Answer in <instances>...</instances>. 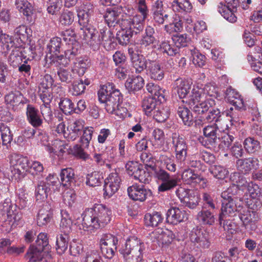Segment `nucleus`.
<instances>
[{
  "label": "nucleus",
  "instance_id": "f257e3e1",
  "mask_svg": "<svg viewBox=\"0 0 262 262\" xmlns=\"http://www.w3.org/2000/svg\"><path fill=\"white\" fill-rule=\"evenodd\" d=\"M98 95L99 101L104 104L105 109L108 113L124 117L127 109L120 106L123 96L113 83L107 82L103 85L98 91Z\"/></svg>",
  "mask_w": 262,
  "mask_h": 262
},
{
  "label": "nucleus",
  "instance_id": "f03ea898",
  "mask_svg": "<svg viewBox=\"0 0 262 262\" xmlns=\"http://www.w3.org/2000/svg\"><path fill=\"white\" fill-rule=\"evenodd\" d=\"M112 211L102 204H96L84 211L82 226L85 230L104 227L111 220Z\"/></svg>",
  "mask_w": 262,
  "mask_h": 262
},
{
  "label": "nucleus",
  "instance_id": "7ed1b4c3",
  "mask_svg": "<svg viewBox=\"0 0 262 262\" xmlns=\"http://www.w3.org/2000/svg\"><path fill=\"white\" fill-rule=\"evenodd\" d=\"M144 243L137 237L128 238L119 249L125 262H140L143 259Z\"/></svg>",
  "mask_w": 262,
  "mask_h": 262
},
{
  "label": "nucleus",
  "instance_id": "20e7f679",
  "mask_svg": "<svg viewBox=\"0 0 262 262\" xmlns=\"http://www.w3.org/2000/svg\"><path fill=\"white\" fill-rule=\"evenodd\" d=\"M83 39L92 46H98L103 43L104 47L110 50L114 43V37L110 31L101 29L100 32L94 28H86L82 32ZM114 47V45H113Z\"/></svg>",
  "mask_w": 262,
  "mask_h": 262
},
{
  "label": "nucleus",
  "instance_id": "39448f33",
  "mask_svg": "<svg viewBox=\"0 0 262 262\" xmlns=\"http://www.w3.org/2000/svg\"><path fill=\"white\" fill-rule=\"evenodd\" d=\"M212 98H206L203 91L199 88H193L189 95L186 103L194 113H199L206 110L212 104Z\"/></svg>",
  "mask_w": 262,
  "mask_h": 262
},
{
  "label": "nucleus",
  "instance_id": "423d86ee",
  "mask_svg": "<svg viewBox=\"0 0 262 262\" xmlns=\"http://www.w3.org/2000/svg\"><path fill=\"white\" fill-rule=\"evenodd\" d=\"M121 30L116 34V39L122 46H126L130 42V39L134 35H137L143 30L136 28L130 18H122L120 24Z\"/></svg>",
  "mask_w": 262,
  "mask_h": 262
},
{
  "label": "nucleus",
  "instance_id": "0eeeda50",
  "mask_svg": "<svg viewBox=\"0 0 262 262\" xmlns=\"http://www.w3.org/2000/svg\"><path fill=\"white\" fill-rule=\"evenodd\" d=\"M212 104L206 110L201 111L199 113L195 114L198 116V119L195 120V125L203 126L204 124L211 123L212 122H218L222 120V113L220 109L216 107V102L213 98L211 99ZM201 111V110H200Z\"/></svg>",
  "mask_w": 262,
  "mask_h": 262
},
{
  "label": "nucleus",
  "instance_id": "6e6552de",
  "mask_svg": "<svg viewBox=\"0 0 262 262\" xmlns=\"http://www.w3.org/2000/svg\"><path fill=\"white\" fill-rule=\"evenodd\" d=\"M118 240L117 237L111 234H103L99 238V247L103 256L111 259L117 251Z\"/></svg>",
  "mask_w": 262,
  "mask_h": 262
},
{
  "label": "nucleus",
  "instance_id": "1a4fd4ad",
  "mask_svg": "<svg viewBox=\"0 0 262 262\" xmlns=\"http://www.w3.org/2000/svg\"><path fill=\"white\" fill-rule=\"evenodd\" d=\"M155 177L162 182L158 187L159 192H165L171 190L176 187L179 180L177 178H171L169 173L161 168H156L154 170Z\"/></svg>",
  "mask_w": 262,
  "mask_h": 262
},
{
  "label": "nucleus",
  "instance_id": "9d476101",
  "mask_svg": "<svg viewBox=\"0 0 262 262\" xmlns=\"http://www.w3.org/2000/svg\"><path fill=\"white\" fill-rule=\"evenodd\" d=\"M172 143L174 148L176 159L177 162L182 166L185 161L188 150V146L185 138L176 133H173L171 136Z\"/></svg>",
  "mask_w": 262,
  "mask_h": 262
},
{
  "label": "nucleus",
  "instance_id": "9b49d317",
  "mask_svg": "<svg viewBox=\"0 0 262 262\" xmlns=\"http://www.w3.org/2000/svg\"><path fill=\"white\" fill-rule=\"evenodd\" d=\"M189 238L193 245L200 249H208L211 245V234L206 230L193 229Z\"/></svg>",
  "mask_w": 262,
  "mask_h": 262
},
{
  "label": "nucleus",
  "instance_id": "f8f14e48",
  "mask_svg": "<svg viewBox=\"0 0 262 262\" xmlns=\"http://www.w3.org/2000/svg\"><path fill=\"white\" fill-rule=\"evenodd\" d=\"M128 53L132 67L135 69L136 73H141L146 70L149 63V59H147L143 55L135 52L132 47L128 48Z\"/></svg>",
  "mask_w": 262,
  "mask_h": 262
},
{
  "label": "nucleus",
  "instance_id": "ddd939ff",
  "mask_svg": "<svg viewBox=\"0 0 262 262\" xmlns=\"http://www.w3.org/2000/svg\"><path fill=\"white\" fill-rule=\"evenodd\" d=\"M218 127L216 124L213 125H208L204 128L203 134L207 138L205 146L214 150L218 149L220 139L219 137Z\"/></svg>",
  "mask_w": 262,
  "mask_h": 262
},
{
  "label": "nucleus",
  "instance_id": "4468645a",
  "mask_svg": "<svg viewBox=\"0 0 262 262\" xmlns=\"http://www.w3.org/2000/svg\"><path fill=\"white\" fill-rule=\"evenodd\" d=\"M121 179L116 171L111 173L104 180L103 190L105 197L110 198L119 189Z\"/></svg>",
  "mask_w": 262,
  "mask_h": 262
},
{
  "label": "nucleus",
  "instance_id": "2eb2a0df",
  "mask_svg": "<svg viewBox=\"0 0 262 262\" xmlns=\"http://www.w3.org/2000/svg\"><path fill=\"white\" fill-rule=\"evenodd\" d=\"M130 199L134 201L143 202L152 195L151 190L143 185L134 184L127 188Z\"/></svg>",
  "mask_w": 262,
  "mask_h": 262
},
{
  "label": "nucleus",
  "instance_id": "dca6fc26",
  "mask_svg": "<svg viewBox=\"0 0 262 262\" xmlns=\"http://www.w3.org/2000/svg\"><path fill=\"white\" fill-rule=\"evenodd\" d=\"M151 11L153 19L158 25H163L165 22H169V15L164 10L162 1H155L152 5Z\"/></svg>",
  "mask_w": 262,
  "mask_h": 262
},
{
  "label": "nucleus",
  "instance_id": "f3484780",
  "mask_svg": "<svg viewBox=\"0 0 262 262\" xmlns=\"http://www.w3.org/2000/svg\"><path fill=\"white\" fill-rule=\"evenodd\" d=\"M125 168L127 173L134 177L135 179L138 180L141 183H148V174L141 165L136 162H129L126 164Z\"/></svg>",
  "mask_w": 262,
  "mask_h": 262
},
{
  "label": "nucleus",
  "instance_id": "a211bd4d",
  "mask_svg": "<svg viewBox=\"0 0 262 262\" xmlns=\"http://www.w3.org/2000/svg\"><path fill=\"white\" fill-rule=\"evenodd\" d=\"M137 10L140 14H137L133 17L129 16L127 18H130L136 28L143 30L144 21L149 15V10L146 3H137Z\"/></svg>",
  "mask_w": 262,
  "mask_h": 262
},
{
  "label": "nucleus",
  "instance_id": "6ab92c4d",
  "mask_svg": "<svg viewBox=\"0 0 262 262\" xmlns=\"http://www.w3.org/2000/svg\"><path fill=\"white\" fill-rule=\"evenodd\" d=\"M235 200L223 201L219 220L222 221L224 218H232L238 211L237 205Z\"/></svg>",
  "mask_w": 262,
  "mask_h": 262
},
{
  "label": "nucleus",
  "instance_id": "aec40b11",
  "mask_svg": "<svg viewBox=\"0 0 262 262\" xmlns=\"http://www.w3.org/2000/svg\"><path fill=\"white\" fill-rule=\"evenodd\" d=\"M166 215V221L174 225L184 222L188 219V214L186 211L178 207H172L168 209Z\"/></svg>",
  "mask_w": 262,
  "mask_h": 262
},
{
  "label": "nucleus",
  "instance_id": "412c9836",
  "mask_svg": "<svg viewBox=\"0 0 262 262\" xmlns=\"http://www.w3.org/2000/svg\"><path fill=\"white\" fill-rule=\"evenodd\" d=\"M28 122L34 127L38 128L43 124V119L38 108L31 104H28L26 108Z\"/></svg>",
  "mask_w": 262,
  "mask_h": 262
},
{
  "label": "nucleus",
  "instance_id": "4be33fe9",
  "mask_svg": "<svg viewBox=\"0 0 262 262\" xmlns=\"http://www.w3.org/2000/svg\"><path fill=\"white\" fill-rule=\"evenodd\" d=\"M122 8L118 7L107 8L103 15L106 23L109 27H114L121 23V19L120 15L121 13Z\"/></svg>",
  "mask_w": 262,
  "mask_h": 262
},
{
  "label": "nucleus",
  "instance_id": "5701e85b",
  "mask_svg": "<svg viewBox=\"0 0 262 262\" xmlns=\"http://www.w3.org/2000/svg\"><path fill=\"white\" fill-rule=\"evenodd\" d=\"M83 121L77 120L70 123L64 133V138L68 141H74L81 135L83 129Z\"/></svg>",
  "mask_w": 262,
  "mask_h": 262
},
{
  "label": "nucleus",
  "instance_id": "b1692460",
  "mask_svg": "<svg viewBox=\"0 0 262 262\" xmlns=\"http://www.w3.org/2000/svg\"><path fill=\"white\" fill-rule=\"evenodd\" d=\"M237 168L244 173H249L252 169H257L258 167V160L257 158L238 159L236 162Z\"/></svg>",
  "mask_w": 262,
  "mask_h": 262
},
{
  "label": "nucleus",
  "instance_id": "393cba45",
  "mask_svg": "<svg viewBox=\"0 0 262 262\" xmlns=\"http://www.w3.org/2000/svg\"><path fill=\"white\" fill-rule=\"evenodd\" d=\"M27 51L31 52L30 48L25 49L15 48L13 49L9 55L8 61L10 66L13 68H17L23 61V59L27 58L26 54Z\"/></svg>",
  "mask_w": 262,
  "mask_h": 262
},
{
  "label": "nucleus",
  "instance_id": "a878e982",
  "mask_svg": "<svg viewBox=\"0 0 262 262\" xmlns=\"http://www.w3.org/2000/svg\"><path fill=\"white\" fill-rule=\"evenodd\" d=\"M191 86V82L190 81L182 78L177 79L173 84V88L181 99L184 98L187 96Z\"/></svg>",
  "mask_w": 262,
  "mask_h": 262
},
{
  "label": "nucleus",
  "instance_id": "bb28decb",
  "mask_svg": "<svg viewBox=\"0 0 262 262\" xmlns=\"http://www.w3.org/2000/svg\"><path fill=\"white\" fill-rule=\"evenodd\" d=\"M150 78L155 80H161L164 77V72L160 64L155 60H149L146 69Z\"/></svg>",
  "mask_w": 262,
  "mask_h": 262
},
{
  "label": "nucleus",
  "instance_id": "cd10ccee",
  "mask_svg": "<svg viewBox=\"0 0 262 262\" xmlns=\"http://www.w3.org/2000/svg\"><path fill=\"white\" fill-rule=\"evenodd\" d=\"M50 183L43 181L38 182L35 190V195L36 201L42 202L48 197L50 191Z\"/></svg>",
  "mask_w": 262,
  "mask_h": 262
},
{
  "label": "nucleus",
  "instance_id": "c85d7f7f",
  "mask_svg": "<svg viewBox=\"0 0 262 262\" xmlns=\"http://www.w3.org/2000/svg\"><path fill=\"white\" fill-rule=\"evenodd\" d=\"M215 211L202 209L197 215L198 220L204 225H212L215 220Z\"/></svg>",
  "mask_w": 262,
  "mask_h": 262
},
{
  "label": "nucleus",
  "instance_id": "c756f323",
  "mask_svg": "<svg viewBox=\"0 0 262 262\" xmlns=\"http://www.w3.org/2000/svg\"><path fill=\"white\" fill-rule=\"evenodd\" d=\"M144 84V80L141 76H136L133 78L128 79L125 86L129 93L135 94L137 91L141 90Z\"/></svg>",
  "mask_w": 262,
  "mask_h": 262
},
{
  "label": "nucleus",
  "instance_id": "7c9ffc66",
  "mask_svg": "<svg viewBox=\"0 0 262 262\" xmlns=\"http://www.w3.org/2000/svg\"><path fill=\"white\" fill-rule=\"evenodd\" d=\"M243 144L245 150L249 155H256L261 148L259 141L253 137L246 138Z\"/></svg>",
  "mask_w": 262,
  "mask_h": 262
},
{
  "label": "nucleus",
  "instance_id": "2f4dec72",
  "mask_svg": "<svg viewBox=\"0 0 262 262\" xmlns=\"http://www.w3.org/2000/svg\"><path fill=\"white\" fill-rule=\"evenodd\" d=\"M177 114L185 125L190 126L192 125L193 117L192 113L185 105H179L177 108Z\"/></svg>",
  "mask_w": 262,
  "mask_h": 262
},
{
  "label": "nucleus",
  "instance_id": "473e14b6",
  "mask_svg": "<svg viewBox=\"0 0 262 262\" xmlns=\"http://www.w3.org/2000/svg\"><path fill=\"white\" fill-rule=\"evenodd\" d=\"M54 80L51 75L47 74L40 79L38 86L39 95L41 100L45 102L44 99L47 97L46 93L52 87Z\"/></svg>",
  "mask_w": 262,
  "mask_h": 262
},
{
  "label": "nucleus",
  "instance_id": "72a5a7b5",
  "mask_svg": "<svg viewBox=\"0 0 262 262\" xmlns=\"http://www.w3.org/2000/svg\"><path fill=\"white\" fill-rule=\"evenodd\" d=\"M48 251L39 249L36 248L34 245H30L27 253L26 257L29 259V262H35L37 261H42L45 255Z\"/></svg>",
  "mask_w": 262,
  "mask_h": 262
},
{
  "label": "nucleus",
  "instance_id": "f704fd0d",
  "mask_svg": "<svg viewBox=\"0 0 262 262\" xmlns=\"http://www.w3.org/2000/svg\"><path fill=\"white\" fill-rule=\"evenodd\" d=\"M113 60L116 66H118L116 70L120 73L121 76L124 77L126 75L127 69L126 68V57L121 52L117 51L113 56Z\"/></svg>",
  "mask_w": 262,
  "mask_h": 262
},
{
  "label": "nucleus",
  "instance_id": "c9c22d12",
  "mask_svg": "<svg viewBox=\"0 0 262 262\" xmlns=\"http://www.w3.org/2000/svg\"><path fill=\"white\" fill-rule=\"evenodd\" d=\"M74 70L76 71L79 76H83L86 71L91 67V60L87 57H79L73 62Z\"/></svg>",
  "mask_w": 262,
  "mask_h": 262
},
{
  "label": "nucleus",
  "instance_id": "e433bc0d",
  "mask_svg": "<svg viewBox=\"0 0 262 262\" xmlns=\"http://www.w3.org/2000/svg\"><path fill=\"white\" fill-rule=\"evenodd\" d=\"M163 102H160L159 99L154 97H145L142 100V107L146 114L149 115L151 112L154 111Z\"/></svg>",
  "mask_w": 262,
  "mask_h": 262
},
{
  "label": "nucleus",
  "instance_id": "4c0bfd02",
  "mask_svg": "<svg viewBox=\"0 0 262 262\" xmlns=\"http://www.w3.org/2000/svg\"><path fill=\"white\" fill-rule=\"evenodd\" d=\"M158 49L165 56H174L179 53L178 49L174 45L170 44L169 41L164 40L159 42Z\"/></svg>",
  "mask_w": 262,
  "mask_h": 262
},
{
  "label": "nucleus",
  "instance_id": "58836bf2",
  "mask_svg": "<svg viewBox=\"0 0 262 262\" xmlns=\"http://www.w3.org/2000/svg\"><path fill=\"white\" fill-rule=\"evenodd\" d=\"M146 88L151 94L149 97H154L156 99H159L160 102L166 101L165 90L161 88L159 85L151 82L147 84Z\"/></svg>",
  "mask_w": 262,
  "mask_h": 262
},
{
  "label": "nucleus",
  "instance_id": "ea45409f",
  "mask_svg": "<svg viewBox=\"0 0 262 262\" xmlns=\"http://www.w3.org/2000/svg\"><path fill=\"white\" fill-rule=\"evenodd\" d=\"M145 225L147 227H157L161 224L163 217L160 212L155 211L146 213L144 217Z\"/></svg>",
  "mask_w": 262,
  "mask_h": 262
},
{
  "label": "nucleus",
  "instance_id": "a19ab883",
  "mask_svg": "<svg viewBox=\"0 0 262 262\" xmlns=\"http://www.w3.org/2000/svg\"><path fill=\"white\" fill-rule=\"evenodd\" d=\"M70 237L68 234L61 233L57 235L56 249L59 255H62L67 250Z\"/></svg>",
  "mask_w": 262,
  "mask_h": 262
},
{
  "label": "nucleus",
  "instance_id": "79ce46f5",
  "mask_svg": "<svg viewBox=\"0 0 262 262\" xmlns=\"http://www.w3.org/2000/svg\"><path fill=\"white\" fill-rule=\"evenodd\" d=\"M74 70L64 69L60 67L58 69L57 75L59 80L61 82L66 84H70L73 82L75 79Z\"/></svg>",
  "mask_w": 262,
  "mask_h": 262
},
{
  "label": "nucleus",
  "instance_id": "37998d69",
  "mask_svg": "<svg viewBox=\"0 0 262 262\" xmlns=\"http://www.w3.org/2000/svg\"><path fill=\"white\" fill-rule=\"evenodd\" d=\"M171 7L173 10L177 12H190L193 8L189 0H174Z\"/></svg>",
  "mask_w": 262,
  "mask_h": 262
},
{
  "label": "nucleus",
  "instance_id": "c03bdc74",
  "mask_svg": "<svg viewBox=\"0 0 262 262\" xmlns=\"http://www.w3.org/2000/svg\"><path fill=\"white\" fill-rule=\"evenodd\" d=\"M182 179L185 183L189 185L200 183L202 181L204 180L203 178L194 173V171L189 168L185 169L183 172Z\"/></svg>",
  "mask_w": 262,
  "mask_h": 262
},
{
  "label": "nucleus",
  "instance_id": "a18cd8bd",
  "mask_svg": "<svg viewBox=\"0 0 262 262\" xmlns=\"http://www.w3.org/2000/svg\"><path fill=\"white\" fill-rule=\"evenodd\" d=\"M219 12L224 17L225 19L230 23H234L237 20V17L234 14L236 11L226 7L223 3H220L217 6Z\"/></svg>",
  "mask_w": 262,
  "mask_h": 262
},
{
  "label": "nucleus",
  "instance_id": "49530a36",
  "mask_svg": "<svg viewBox=\"0 0 262 262\" xmlns=\"http://www.w3.org/2000/svg\"><path fill=\"white\" fill-rule=\"evenodd\" d=\"M10 164L11 165H15L16 164L20 166L21 170L27 171L29 167V161L27 157H24L20 155L12 154L10 156Z\"/></svg>",
  "mask_w": 262,
  "mask_h": 262
},
{
  "label": "nucleus",
  "instance_id": "de8ad7c7",
  "mask_svg": "<svg viewBox=\"0 0 262 262\" xmlns=\"http://www.w3.org/2000/svg\"><path fill=\"white\" fill-rule=\"evenodd\" d=\"M155 33L154 28L150 26L146 27L145 33L142 35L141 39L139 40L140 45L147 47L152 44L156 41V38L154 36Z\"/></svg>",
  "mask_w": 262,
  "mask_h": 262
},
{
  "label": "nucleus",
  "instance_id": "09e8293b",
  "mask_svg": "<svg viewBox=\"0 0 262 262\" xmlns=\"http://www.w3.org/2000/svg\"><path fill=\"white\" fill-rule=\"evenodd\" d=\"M169 107L161 103L154 111L153 117L158 122H164L169 118Z\"/></svg>",
  "mask_w": 262,
  "mask_h": 262
},
{
  "label": "nucleus",
  "instance_id": "8fccbe9b",
  "mask_svg": "<svg viewBox=\"0 0 262 262\" xmlns=\"http://www.w3.org/2000/svg\"><path fill=\"white\" fill-rule=\"evenodd\" d=\"M62 219L61 220L60 227L62 233L68 234L71 231L73 225L72 220L70 214L66 210L61 212Z\"/></svg>",
  "mask_w": 262,
  "mask_h": 262
},
{
  "label": "nucleus",
  "instance_id": "3c124183",
  "mask_svg": "<svg viewBox=\"0 0 262 262\" xmlns=\"http://www.w3.org/2000/svg\"><path fill=\"white\" fill-rule=\"evenodd\" d=\"M47 49L51 56L59 54L62 50L61 38L58 37L52 38L47 45Z\"/></svg>",
  "mask_w": 262,
  "mask_h": 262
},
{
  "label": "nucleus",
  "instance_id": "603ef678",
  "mask_svg": "<svg viewBox=\"0 0 262 262\" xmlns=\"http://www.w3.org/2000/svg\"><path fill=\"white\" fill-rule=\"evenodd\" d=\"M51 212L45 208L40 209L37 216V224L39 226L46 225L51 221L52 219Z\"/></svg>",
  "mask_w": 262,
  "mask_h": 262
},
{
  "label": "nucleus",
  "instance_id": "864d4df0",
  "mask_svg": "<svg viewBox=\"0 0 262 262\" xmlns=\"http://www.w3.org/2000/svg\"><path fill=\"white\" fill-rule=\"evenodd\" d=\"M46 6L48 13L51 15H57L62 8V0H48Z\"/></svg>",
  "mask_w": 262,
  "mask_h": 262
},
{
  "label": "nucleus",
  "instance_id": "5fc2aeb1",
  "mask_svg": "<svg viewBox=\"0 0 262 262\" xmlns=\"http://www.w3.org/2000/svg\"><path fill=\"white\" fill-rule=\"evenodd\" d=\"M15 5L16 9L23 15L29 17L32 14V8L27 0H16Z\"/></svg>",
  "mask_w": 262,
  "mask_h": 262
},
{
  "label": "nucleus",
  "instance_id": "6e6d98bb",
  "mask_svg": "<svg viewBox=\"0 0 262 262\" xmlns=\"http://www.w3.org/2000/svg\"><path fill=\"white\" fill-rule=\"evenodd\" d=\"M60 179L64 186H68L71 183L75 181V174L74 170L71 168H67L61 170Z\"/></svg>",
  "mask_w": 262,
  "mask_h": 262
},
{
  "label": "nucleus",
  "instance_id": "4d7b16f0",
  "mask_svg": "<svg viewBox=\"0 0 262 262\" xmlns=\"http://www.w3.org/2000/svg\"><path fill=\"white\" fill-rule=\"evenodd\" d=\"M86 184L91 187H96L100 185L103 182V177L98 171H95L86 176Z\"/></svg>",
  "mask_w": 262,
  "mask_h": 262
},
{
  "label": "nucleus",
  "instance_id": "13d9d810",
  "mask_svg": "<svg viewBox=\"0 0 262 262\" xmlns=\"http://www.w3.org/2000/svg\"><path fill=\"white\" fill-rule=\"evenodd\" d=\"M239 191L237 185L233 184L230 186L226 190L222 192L221 197L223 201H230V200H235L237 201V198L235 196Z\"/></svg>",
  "mask_w": 262,
  "mask_h": 262
},
{
  "label": "nucleus",
  "instance_id": "bf43d9fd",
  "mask_svg": "<svg viewBox=\"0 0 262 262\" xmlns=\"http://www.w3.org/2000/svg\"><path fill=\"white\" fill-rule=\"evenodd\" d=\"M0 132L3 145L10 144L13 140V135L10 128L4 123L0 124Z\"/></svg>",
  "mask_w": 262,
  "mask_h": 262
},
{
  "label": "nucleus",
  "instance_id": "052dcab7",
  "mask_svg": "<svg viewBox=\"0 0 262 262\" xmlns=\"http://www.w3.org/2000/svg\"><path fill=\"white\" fill-rule=\"evenodd\" d=\"M202 200L203 201L202 209H210L212 211H215L218 209L217 202L213 199L210 194L207 193H203Z\"/></svg>",
  "mask_w": 262,
  "mask_h": 262
},
{
  "label": "nucleus",
  "instance_id": "680f3d73",
  "mask_svg": "<svg viewBox=\"0 0 262 262\" xmlns=\"http://www.w3.org/2000/svg\"><path fill=\"white\" fill-rule=\"evenodd\" d=\"M75 14L74 12L69 10H64L59 18L60 24L64 26L71 25L74 21Z\"/></svg>",
  "mask_w": 262,
  "mask_h": 262
},
{
  "label": "nucleus",
  "instance_id": "e2e57ef3",
  "mask_svg": "<svg viewBox=\"0 0 262 262\" xmlns=\"http://www.w3.org/2000/svg\"><path fill=\"white\" fill-rule=\"evenodd\" d=\"M36 248L39 249L49 251L51 249V246L49 245V241L47 234L40 233L37 236V239L35 242Z\"/></svg>",
  "mask_w": 262,
  "mask_h": 262
},
{
  "label": "nucleus",
  "instance_id": "0e129e2a",
  "mask_svg": "<svg viewBox=\"0 0 262 262\" xmlns=\"http://www.w3.org/2000/svg\"><path fill=\"white\" fill-rule=\"evenodd\" d=\"M69 46V49L64 51V54L70 61L74 59L76 61V59L79 58L77 56L80 54L81 46L79 42H75Z\"/></svg>",
  "mask_w": 262,
  "mask_h": 262
},
{
  "label": "nucleus",
  "instance_id": "69168bd1",
  "mask_svg": "<svg viewBox=\"0 0 262 262\" xmlns=\"http://www.w3.org/2000/svg\"><path fill=\"white\" fill-rule=\"evenodd\" d=\"M59 108L65 115H71L74 113V103L68 98L61 99L59 103Z\"/></svg>",
  "mask_w": 262,
  "mask_h": 262
},
{
  "label": "nucleus",
  "instance_id": "338daca9",
  "mask_svg": "<svg viewBox=\"0 0 262 262\" xmlns=\"http://www.w3.org/2000/svg\"><path fill=\"white\" fill-rule=\"evenodd\" d=\"M209 170L214 178L218 179H224L228 174V170L220 165H213Z\"/></svg>",
  "mask_w": 262,
  "mask_h": 262
},
{
  "label": "nucleus",
  "instance_id": "774afa93",
  "mask_svg": "<svg viewBox=\"0 0 262 262\" xmlns=\"http://www.w3.org/2000/svg\"><path fill=\"white\" fill-rule=\"evenodd\" d=\"M199 195L196 192L192 190L190 191L189 194L187 198L185 199L183 203L185 204V206L190 209H194L199 205Z\"/></svg>",
  "mask_w": 262,
  "mask_h": 262
}]
</instances>
